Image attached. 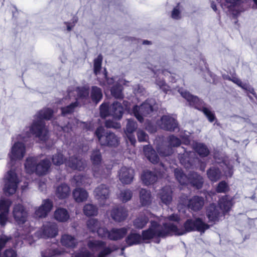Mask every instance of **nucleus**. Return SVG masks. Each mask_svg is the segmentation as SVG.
Wrapping results in <instances>:
<instances>
[{
    "label": "nucleus",
    "instance_id": "obj_37",
    "mask_svg": "<svg viewBox=\"0 0 257 257\" xmlns=\"http://www.w3.org/2000/svg\"><path fill=\"white\" fill-rule=\"evenodd\" d=\"M231 207V202L228 200L226 196L222 197L219 201V207L222 213L228 212Z\"/></svg>",
    "mask_w": 257,
    "mask_h": 257
},
{
    "label": "nucleus",
    "instance_id": "obj_15",
    "mask_svg": "<svg viewBox=\"0 0 257 257\" xmlns=\"http://www.w3.org/2000/svg\"><path fill=\"white\" fill-rule=\"evenodd\" d=\"M159 124L162 129L173 132L178 127V123L175 119L169 115L163 116Z\"/></svg>",
    "mask_w": 257,
    "mask_h": 257
},
{
    "label": "nucleus",
    "instance_id": "obj_25",
    "mask_svg": "<svg viewBox=\"0 0 257 257\" xmlns=\"http://www.w3.org/2000/svg\"><path fill=\"white\" fill-rule=\"evenodd\" d=\"M179 92L183 97L186 99L190 103V105L194 106L196 108L201 106L202 101L197 97L192 95L187 91H183L179 90Z\"/></svg>",
    "mask_w": 257,
    "mask_h": 257
},
{
    "label": "nucleus",
    "instance_id": "obj_50",
    "mask_svg": "<svg viewBox=\"0 0 257 257\" xmlns=\"http://www.w3.org/2000/svg\"><path fill=\"white\" fill-rule=\"evenodd\" d=\"M52 160L53 164L55 165H60L64 162L63 155L61 153H57L53 156Z\"/></svg>",
    "mask_w": 257,
    "mask_h": 257
},
{
    "label": "nucleus",
    "instance_id": "obj_35",
    "mask_svg": "<svg viewBox=\"0 0 257 257\" xmlns=\"http://www.w3.org/2000/svg\"><path fill=\"white\" fill-rule=\"evenodd\" d=\"M207 175L211 181L215 182L220 179L221 173L218 168L212 167L207 170Z\"/></svg>",
    "mask_w": 257,
    "mask_h": 257
},
{
    "label": "nucleus",
    "instance_id": "obj_8",
    "mask_svg": "<svg viewBox=\"0 0 257 257\" xmlns=\"http://www.w3.org/2000/svg\"><path fill=\"white\" fill-rule=\"evenodd\" d=\"M168 146H159L157 148V151L160 155L162 156H167L173 153L172 147H177L181 144L180 139L174 135L169 136L168 138Z\"/></svg>",
    "mask_w": 257,
    "mask_h": 257
},
{
    "label": "nucleus",
    "instance_id": "obj_20",
    "mask_svg": "<svg viewBox=\"0 0 257 257\" xmlns=\"http://www.w3.org/2000/svg\"><path fill=\"white\" fill-rule=\"evenodd\" d=\"M110 216L114 221L121 222L126 218L127 210L123 207L114 208L111 211Z\"/></svg>",
    "mask_w": 257,
    "mask_h": 257
},
{
    "label": "nucleus",
    "instance_id": "obj_3",
    "mask_svg": "<svg viewBox=\"0 0 257 257\" xmlns=\"http://www.w3.org/2000/svg\"><path fill=\"white\" fill-rule=\"evenodd\" d=\"M165 222L163 226L158 224L156 221L151 222L150 228L142 232L143 238L145 240L150 239L154 237H165L170 234L168 221L178 222L179 217L176 214H172L165 218Z\"/></svg>",
    "mask_w": 257,
    "mask_h": 257
},
{
    "label": "nucleus",
    "instance_id": "obj_41",
    "mask_svg": "<svg viewBox=\"0 0 257 257\" xmlns=\"http://www.w3.org/2000/svg\"><path fill=\"white\" fill-rule=\"evenodd\" d=\"M174 174L176 179L182 185L186 184L188 182V178L185 175L181 170L176 169L174 170Z\"/></svg>",
    "mask_w": 257,
    "mask_h": 257
},
{
    "label": "nucleus",
    "instance_id": "obj_13",
    "mask_svg": "<svg viewBox=\"0 0 257 257\" xmlns=\"http://www.w3.org/2000/svg\"><path fill=\"white\" fill-rule=\"evenodd\" d=\"M11 204V201L9 199H0V224L2 226H4L8 221V215Z\"/></svg>",
    "mask_w": 257,
    "mask_h": 257
},
{
    "label": "nucleus",
    "instance_id": "obj_53",
    "mask_svg": "<svg viewBox=\"0 0 257 257\" xmlns=\"http://www.w3.org/2000/svg\"><path fill=\"white\" fill-rule=\"evenodd\" d=\"M98 235L100 237H107L108 238V234L109 232L107 229L102 227V224L101 223V226H100L98 229L96 231Z\"/></svg>",
    "mask_w": 257,
    "mask_h": 257
},
{
    "label": "nucleus",
    "instance_id": "obj_40",
    "mask_svg": "<svg viewBox=\"0 0 257 257\" xmlns=\"http://www.w3.org/2000/svg\"><path fill=\"white\" fill-rule=\"evenodd\" d=\"M83 212L88 216H95L97 214V208L92 204H87L83 207Z\"/></svg>",
    "mask_w": 257,
    "mask_h": 257
},
{
    "label": "nucleus",
    "instance_id": "obj_49",
    "mask_svg": "<svg viewBox=\"0 0 257 257\" xmlns=\"http://www.w3.org/2000/svg\"><path fill=\"white\" fill-rule=\"evenodd\" d=\"M240 0H236V2L232 4V5L230 7L227 6V4L225 0H220V3H221V6L223 9L227 8L228 9V11H233V9H235L236 11H237V9H236L237 5L240 4Z\"/></svg>",
    "mask_w": 257,
    "mask_h": 257
},
{
    "label": "nucleus",
    "instance_id": "obj_17",
    "mask_svg": "<svg viewBox=\"0 0 257 257\" xmlns=\"http://www.w3.org/2000/svg\"><path fill=\"white\" fill-rule=\"evenodd\" d=\"M66 165L72 169L79 171L84 169L86 166L85 160L78 158L77 157H71L65 161Z\"/></svg>",
    "mask_w": 257,
    "mask_h": 257
},
{
    "label": "nucleus",
    "instance_id": "obj_30",
    "mask_svg": "<svg viewBox=\"0 0 257 257\" xmlns=\"http://www.w3.org/2000/svg\"><path fill=\"white\" fill-rule=\"evenodd\" d=\"M71 183L76 186H86L91 183V180L86 176L76 175L72 180Z\"/></svg>",
    "mask_w": 257,
    "mask_h": 257
},
{
    "label": "nucleus",
    "instance_id": "obj_34",
    "mask_svg": "<svg viewBox=\"0 0 257 257\" xmlns=\"http://www.w3.org/2000/svg\"><path fill=\"white\" fill-rule=\"evenodd\" d=\"M193 148L198 155L202 157L207 156L209 154V151L207 146L201 143H194L193 144Z\"/></svg>",
    "mask_w": 257,
    "mask_h": 257
},
{
    "label": "nucleus",
    "instance_id": "obj_1",
    "mask_svg": "<svg viewBox=\"0 0 257 257\" xmlns=\"http://www.w3.org/2000/svg\"><path fill=\"white\" fill-rule=\"evenodd\" d=\"M53 114V110L50 108L42 109L35 115L32 125L26 127L23 132L18 136L17 141L12 146L9 154L10 161L8 164L11 168L5 177L3 188L6 195L14 194L21 181L16 172L15 166L17 161L22 160L25 155L26 147L23 142L28 141L32 136L42 141H45L48 138V131L43 119H50Z\"/></svg>",
    "mask_w": 257,
    "mask_h": 257
},
{
    "label": "nucleus",
    "instance_id": "obj_61",
    "mask_svg": "<svg viewBox=\"0 0 257 257\" xmlns=\"http://www.w3.org/2000/svg\"><path fill=\"white\" fill-rule=\"evenodd\" d=\"M77 19H75L73 20L72 23H70L69 22H65V24L67 26V30L68 31H70L72 28L74 27L75 23L77 22Z\"/></svg>",
    "mask_w": 257,
    "mask_h": 257
},
{
    "label": "nucleus",
    "instance_id": "obj_46",
    "mask_svg": "<svg viewBox=\"0 0 257 257\" xmlns=\"http://www.w3.org/2000/svg\"><path fill=\"white\" fill-rule=\"evenodd\" d=\"M102 61V56L101 54L94 60V72L96 75H97L101 68V64Z\"/></svg>",
    "mask_w": 257,
    "mask_h": 257
},
{
    "label": "nucleus",
    "instance_id": "obj_62",
    "mask_svg": "<svg viewBox=\"0 0 257 257\" xmlns=\"http://www.w3.org/2000/svg\"><path fill=\"white\" fill-rule=\"evenodd\" d=\"M128 139L132 145H134L136 142L135 138L132 134H126Z\"/></svg>",
    "mask_w": 257,
    "mask_h": 257
},
{
    "label": "nucleus",
    "instance_id": "obj_4",
    "mask_svg": "<svg viewBox=\"0 0 257 257\" xmlns=\"http://www.w3.org/2000/svg\"><path fill=\"white\" fill-rule=\"evenodd\" d=\"M171 221H168L170 234H174L177 235H182L187 232L197 230L200 232H204L209 228V225L204 223L200 218L194 219H188L184 223L182 228H179Z\"/></svg>",
    "mask_w": 257,
    "mask_h": 257
},
{
    "label": "nucleus",
    "instance_id": "obj_2",
    "mask_svg": "<svg viewBox=\"0 0 257 257\" xmlns=\"http://www.w3.org/2000/svg\"><path fill=\"white\" fill-rule=\"evenodd\" d=\"M87 246L90 250L82 248L73 253L72 257H107L112 251L104 241L101 240H89Z\"/></svg>",
    "mask_w": 257,
    "mask_h": 257
},
{
    "label": "nucleus",
    "instance_id": "obj_64",
    "mask_svg": "<svg viewBox=\"0 0 257 257\" xmlns=\"http://www.w3.org/2000/svg\"><path fill=\"white\" fill-rule=\"evenodd\" d=\"M158 73V74H160V73L164 75H167L168 73H170L169 72H168V71H167L166 70H164V69H162L161 70H157V71L156 72H155V73L156 74Z\"/></svg>",
    "mask_w": 257,
    "mask_h": 257
},
{
    "label": "nucleus",
    "instance_id": "obj_47",
    "mask_svg": "<svg viewBox=\"0 0 257 257\" xmlns=\"http://www.w3.org/2000/svg\"><path fill=\"white\" fill-rule=\"evenodd\" d=\"M127 121L125 133V134H132L137 129V124L131 119H128Z\"/></svg>",
    "mask_w": 257,
    "mask_h": 257
},
{
    "label": "nucleus",
    "instance_id": "obj_18",
    "mask_svg": "<svg viewBox=\"0 0 257 257\" xmlns=\"http://www.w3.org/2000/svg\"><path fill=\"white\" fill-rule=\"evenodd\" d=\"M204 205V198L202 197L195 196L189 200L187 206L191 210L197 211L201 209Z\"/></svg>",
    "mask_w": 257,
    "mask_h": 257
},
{
    "label": "nucleus",
    "instance_id": "obj_60",
    "mask_svg": "<svg viewBox=\"0 0 257 257\" xmlns=\"http://www.w3.org/2000/svg\"><path fill=\"white\" fill-rule=\"evenodd\" d=\"M134 91L136 94H144L145 89L142 86L138 85L134 88Z\"/></svg>",
    "mask_w": 257,
    "mask_h": 257
},
{
    "label": "nucleus",
    "instance_id": "obj_5",
    "mask_svg": "<svg viewBox=\"0 0 257 257\" xmlns=\"http://www.w3.org/2000/svg\"><path fill=\"white\" fill-rule=\"evenodd\" d=\"M37 157H28L25 164L26 172L30 174L36 172L39 175H43L47 173L51 166L49 160L47 159L42 160L38 164H37Z\"/></svg>",
    "mask_w": 257,
    "mask_h": 257
},
{
    "label": "nucleus",
    "instance_id": "obj_55",
    "mask_svg": "<svg viewBox=\"0 0 257 257\" xmlns=\"http://www.w3.org/2000/svg\"><path fill=\"white\" fill-rule=\"evenodd\" d=\"M228 189V186L225 181H221L218 184L216 188V191L218 193H225Z\"/></svg>",
    "mask_w": 257,
    "mask_h": 257
},
{
    "label": "nucleus",
    "instance_id": "obj_57",
    "mask_svg": "<svg viewBox=\"0 0 257 257\" xmlns=\"http://www.w3.org/2000/svg\"><path fill=\"white\" fill-rule=\"evenodd\" d=\"M171 17L173 19L178 20L181 18V10L179 5L174 8L172 12Z\"/></svg>",
    "mask_w": 257,
    "mask_h": 257
},
{
    "label": "nucleus",
    "instance_id": "obj_63",
    "mask_svg": "<svg viewBox=\"0 0 257 257\" xmlns=\"http://www.w3.org/2000/svg\"><path fill=\"white\" fill-rule=\"evenodd\" d=\"M39 188L41 191H43L46 189V185L44 181L39 182Z\"/></svg>",
    "mask_w": 257,
    "mask_h": 257
},
{
    "label": "nucleus",
    "instance_id": "obj_11",
    "mask_svg": "<svg viewBox=\"0 0 257 257\" xmlns=\"http://www.w3.org/2000/svg\"><path fill=\"white\" fill-rule=\"evenodd\" d=\"M12 213L13 217L18 224H23L26 222L28 213L22 204H18L15 205Z\"/></svg>",
    "mask_w": 257,
    "mask_h": 257
},
{
    "label": "nucleus",
    "instance_id": "obj_12",
    "mask_svg": "<svg viewBox=\"0 0 257 257\" xmlns=\"http://www.w3.org/2000/svg\"><path fill=\"white\" fill-rule=\"evenodd\" d=\"M53 202L49 199L44 200L41 206L35 209V216L37 218H45L53 208Z\"/></svg>",
    "mask_w": 257,
    "mask_h": 257
},
{
    "label": "nucleus",
    "instance_id": "obj_43",
    "mask_svg": "<svg viewBox=\"0 0 257 257\" xmlns=\"http://www.w3.org/2000/svg\"><path fill=\"white\" fill-rule=\"evenodd\" d=\"M148 220L145 215L139 216L134 220V225L136 228L142 229L147 224Z\"/></svg>",
    "mask_w": 257,
    "mask_h": 257
},
{
    "label": "nucleus",
    "instance_id": "obj_24",
    "mask_svg": "<svg viewBox=\"0 0 257 257\" xmlns=\"http://www.w3.org/2000/svg\"><path fill=\"white\" fill-rule=\"evenodd\" d=\"M141 179L146 185H149L154 184L157 181L158 176L155 172L146 170L142 173Z\"/></svg>",
    "mask_w": 257,
    "mask_h": 257
},
{
    "label": "nucleus",
    "instance_id": "obj_27",
    "mask_svg": "<svg viewBox=\"0 0 257 257\" xmlns=\"http://www.w3.org/2000/svg\"><path fill=\"white\" fill-rule=\"evenodd\" d=\"M70 194V187L66 184H61L58 186L56 189L55 194L59 199H65L68 197Z\"/></svg>",
    "mask_w": 257,
    "mask_h": 257
},
{
    "label": "nucleus",
    "instance_id": "obj_14",
    "mask_svg": "<svg viewBox=\"0 0 257 257\" xmlns=\"http://www.w3.org/2000/svg\"><path fill=\"white\" fill-rule=\"evenodd\" d=\"M110 191L108 187L104 184H100L98 185L94 190V196L95 198L103 205L104 202L108 198Z\"/></svg>",
    "mask_w": 257,
    "mask_h": 257
},
{
    "label": "nucleus",
    "instance_id": "obj_16",
    "mask_svg": "<svg viewBox=\"0 0 257 257\" xmlns=\"http://www.w3.org/2000/svg\"><path fill=\"white\" fill-rule=\"evenodd\" d=\"M134 171L131 168L122 167L118 172L119 180L123 184H130L133 180Z\"/></svg>",
    "mask_w": 257,
    "mask_h": 257
},
{
    "label": "nucleus",
    "instance_id": "obj_58",
    "mask_svg": "<svg viewBox=\"0 0 257 257\" xmlns=\"http://www.w3.org/2000/svg\"><path fill=\"white\" fill-rule=\"evenodd\" d=\"M138 139L139 142H147L149 137L143 131L139 130L137 132Z\"/></svg>",
    "mask_w": 257,
    "mask_h": 257
},
{
    "label": "nucleus",
    "instance_id": "obj_7",
    "mask_svg": "<svg viewBox=\"0 0 257 257\" xmlns=\"http://www.w3.org/2000/svg\"><path fill=\"white\" fill-rule=\"evenodd\" d=\"M95 134L102 146L116 147L118 145V138L113 133H105L103 127H98L95 131Z\"/></svg>",
    "mask_w": 257,
    "mask_h": 257
},
{
    "label": "nucleus",
    "instance_id": "obj_56",
    "mask_svg": "<svg viewBox=\"0 0 257 257\" xmlns=\"http://www.w3.org/2000/svg\"><path fill=\"white\" fill-rule=\"evenodd\" d=\"M105 125L108 128H119L121 125L120 123L111 120H107L105 122Z\"/></svg>",
    "mask_w": 257,
    "mask_h": 257
},
{
    "label": "nucleus",
    "instance_id": "obj_9",
    "mask_svg": "<svg viewBox=\"0 0 257 257\" xmlns=\"http://www.w3.org/2000/svg\"><path fill=\"white\" fill-rule=\"evenodd\" d=\"M133 113L137 119L142 122L144 116H147L153 111V106L148 101L143 103L141 105L135 106L133 107Z\"/></svg>",
    "mask_w": 257,
    "mask_h": 257
},
{
    "label": "nucleus",
    "instance_id": "obj_29",
    "mask_svg": "<svg viewBox=\"0 0 257 257\" xmlns=\"http://www.w3.org/2000/svg\"><path fill=\"white\" fill-rule=\"evenodd\" d=\"M55 219L59 222H66L70 218L68 211L63 208H58L54 212Z\"/></svg>",
    "mask_w": 257,
    "mask_h": 257
},
{
    "label": "nucleus",
    "instance_id": "obj_26",
    "mask_svg": "<svg viewBox=\"0 0 257 257\" xmlns=\"http://www.w3.org/2000/svg\"><path fill=\"white\" fill-rule=\"evenodd\" d=\"M72 194L75 201L78 203L85 201L88 197V193L87 191L81 188L75 189Z\"/></svg>",
    "mask_w": 257,
    "mask_h": 257
},
{
    "label": "nucleus",
    "instance_id": "obj_48",
    "mask_svg": "<svg viewBox=\"0 0 257 257\" xmlns=\"http://www.w3.org/2000/svg\"><path fill=\"white\" fill-rule=\"evenodd\" d=\"M192 175L194 179L192 181L193 185L198 189L200 188L203 183V178L196 173H194Z\"/></svg>",
    "mask_w": 257,
    "mask_h": 257
},
{
    "label": "nucleus",
    "instance_id": "obj_28",
    "mask_svg": "<svg viewBox=\"0 0 257 257\" xmlns=\"http://www.w3.org/2000/svg\"><path fill=\"white\" fill-rule=\"evenodd\" d=\"M220 212L219 211L218 207L216 206L214 204H211L207 209V216L211 221H216L218 220Z\"/></svg>",
    "mask_w": 257,
    "mask_h": 257
},
{
    "label": "nucleus",
    "instance_id": "obj_22",
    "mask_svg": "<svg viewBox=\"0 0 257 257\" xmlns=\"http://www.w3.org/2000/svg\"><path fill=\"white\" fill-rule=\"evenodd\" d=\"M127 232V229L125 227L113 228L109 232L108 238L112 240L121 239L126 235Z\"/></svg>",
    "mask_w": 257,
    "mask_h": 257
},
{
    "label": "nucleus",
    "instance_id": "obj_21",
    "mask_svg": "<svg viewBox=\"0 0 257 257\" xmlns=\"http://www.w3.org/2000/svg\"><path fill=\"white\" fill-rule=\"evenodd\" d=\"M172 191L170 187L166 186L162 188L159 193V197L162 203L169 205L172 200Z\"/></svg>",
    "mask_w": 257,
    "mask_h": 257
},
{
    "label": "nucleus",
    "instance_id": "obj_52",
    "mask_svg": "<svg viewBox=\"0 0 257 257\" xmlns=\"http://www.w3.org/2000/svg\"><path fill=\"white\" fill-rule=\"evenodd\" d=\"M59 253L58 251L55 249H47L41 253L42 257H54Z\"/></svg>",
    "mask_w": 257,
    "mask_h": 257
},
{
    "label": "nucleus",
    "instance_id": "obj_51",
    "mask_svg": "<svg viewBox=\"0 0 257 257\" xmlns=\"http://www.w3.org/2000/svg\"><path fill=\"white\" fill-rule=\"evenodd\" d=\"M202 111L206 116L208 118L209 121L211 122H213L215 119V114L206 107H203Z\"/></svg>",
    "mask_w": 257,
    "mask_h": 257
},
{
    "label": "nucleus",
    "instance_id": "obj_42",
    "mask_svg": "<svg viewBox=\"0 0 257 257\" xmlns=\"http://www.w3.org/2000/svg\"><path fill=\"white\" fill-rule=\"evenodd\" d=\"M101 223L102 222L99 221L97 219L91 218L87 221V225L90 231L95 232L97 231L98 228L101 226Z\"/></svg>",
    "mask_w": 257,
    "mask_h": 257
},
{
    "label": "nucleus",
    "instance_id": "obj_54",
    "mask_svg": "<svg viewBox=\"0 0 257 257\" xmlns=\"http://www.w3.org/2000/svg\"><path fill=\"white\" fill-rule=\"evenodd\" d=\"M100 114L102 117H105L110 114L107 104L103 103L100 105Z\"/></svg>",
    "mask_w": 257,
    "mask_h": 257
},
{
    "label": "nucleus",
    "instance_id": "obj_33",
    "mask_svg": "<svg viewBox=\"0 0 257 257\" xmlns=\"http://www.w3.org/2000/svg\"><path fill=\"white\" fill-rule=\"evenodd\" d=\"M140 200L143 206L150 205L152 201V196L150 191L142 189L140 191Z\"/></svg>",
    "mask_w": 257,
    "mask_h": 257
},
{
    "label": "nucleus",
    "instance_id": "obj_6",
    "mask_svg": "<svg viewBox=\"0 0 257 257\" xmlns=\"http://www.w3.org/2000/svg\"><path fill=\"white\" fill-rule=\"evenodd\" d=\"M68 95L70 98L74 96V98L76 100L75 102H71L68 106L62 107L61 108V113L63 115H66L72 113L74 109L78 105V100L86 99L88 97V89L85 87H78L76 90H68Z\"/></svg>",
    "mask_w": 257,
    "mask_h": 257
},
{
    "label": "nucleus",
    "instance_id": "obj_19",
    "mask_svg": "<svg viewBox=\"0 0 257 257\" xmlns=\"http://www.w3.org/2000/svg\"><path fill=\"white\" fill-rule=\"evenodd\" d=\"M110 115H112L114 118L120 119L124 111V107L121 103L116 101H114L109 107Z\"/></svg>",
    "mask_w": 257,
    "mask_h": 257
},
{
    "label": "nucleus",
    "instance_id": "obj_45",
    "mask_svg": "<svg viewBox=\"0 0 257 257\" xmlns=\"http://www.w3.org/2000/svg\"><path fill=\"white\" fill-rule=\"evenodd\" d=\"M230 80H231L233 82L236 84L238 86L240 87L242 89L249 91L250 93L253 95L255 94L254 89L248 84L242 83L241 81L237 78H233L231 79H230Z\"/></svg>",
    "mask_w": 257,
    "mask_h": 257
},
{
    "label": "nucleus",
    "instance_id": "obj_59",
    "mask_svg": "<svg viewBox=\"0 0 257 257\" xmlns=\"http://www.w3.org/2000/svg\"><path fill=\"white\" fill-rule=\"evenodd\" d=\"M156 83L159 86L160 89H162L165 92H167L169 90L168 86L163 79L159 78L156 79Z\"/></svg>",
    "mask_w": 257,
    "mask_h": 257
},
{
    "label": "nucleus",
    "instance_id": "obj_36",
    "mask_svg": "<svg viewBox=\"0 0 257 257\" xmlns=\"http://www.w3.org/2000/svg\"><path fill=\"white\" fill-rule=\"evenodd\" d=\"M142 237L140 234L132 232L125 238V242L129 246L140 243Z\"/></svg>",
    "mask_w": 257,
    "mask_h": 257
},
{
    "label": "nucleus",
    "instance_id": "obj_31",
    "mask_svg": "<svg viewBox=\"0 0 257 257\" xmlns=\"http://www.w3.org/2000/svg\"><path fill=\"white\" fill-rule=\"evenodd\" d=\"M144 152L145 156L151 162L156 164L159 162V158L155 150H153L151 147L149 146H144Z\"/></svg>",
    "mask_w": 257,
    "mask_h": 257
},
{
    "label": "nucleus",
    "instance_id": "obj_44",
    "mask_svg": "<svg viewBox=\"0 0 257 257\" xmlns=\"http://www.w3.org/2000/svg\"><path fill=\"white\" fill-rule=\"evenodd\" d=\"M132 196L133 193L131 190L124 189L120 191L118 197L123 202H126L132 198Z\"/></svg>",
    "mask_w": 257,
    "mask_h": 257
},
{
    "label": "nucleus",
    "instance_id": "obj_32",
    "mask_svg": "<svg viewBox=\"0 0 257 257\" xmlns=\"http://www.w3.org/2000/svg\"><path fill=\"white\" fill-rule=\"evenodd\" d=\"M61 242L62 245L67 247L72 248L75 247L77 243L75 238L70 235L66 234L62 236Z\"/></svg>",
    "mask_w": 257,
    "mask_h": 257
},
{
    "label": "nucleus",
    "instance_id": "obj_39",
    "mask_svg": "<svg viewBox=\"0 0 257 257\" xmlns=\"http://www.w3.org/2000/svg\"><path fill=\"white\" fill-rule=\"evenodd\" d=\"M91 160L94 166L93 170L96 171V167L99 165L101 161V156L99 150H96L92 152L91 155Z\"/></svg>",
    "mask_w": 257,
    "mask_h": 257
},
{
    "label": "nucleus",
    "instance_id": "obj_38",
    "mask_svg": "<svg viewBox=\"0 0 257 257\" xmlns=\"http://www.w3.org/2000/svg\"><path fill=\"white\" fill-rule=\"evenodd\" d=\"M91 97L93 101L97 103L102 97L101 89L97 86H93L91 89Z\"/></svg>",
    "mask_w": 257,
    "mask_h": 257
},
{
    "label": "nucleus",
    "instance_id": "obj_10",
    "mask_svg": "<svg viewBox=\"0 0 257 257\" xmlns=\"http://www.w3.org/2000/svg\"><path fill=\"white\" fill-rule=\"evenodd\" d=\"M58 229L55 223L47 222L45 224L42 228L37 232L36 235L39 237L49 238L54 237L57 235Z\"/></svg>",
    "mask_w": 257,
    "mask_h": 257
},
{
    "label": "nucleus",
    "instance_id": "obj_23",
    "mask_svg": "<svg viewBox=\"0 0 257 257\" xmlns=\"http://www.w3.org/2000/svg\"><path fill=\"white\" fill-rule=\"evenodd\" d=\"M128 81L123 79H119L116 85L113 86L111 89V93L112 95L116 98L121 99L123 97V94L122 92V87L121 84L126 85Z\"/></svg>",
    "mask_w": 257,
    "mask_h": 257
}]
</instances>
